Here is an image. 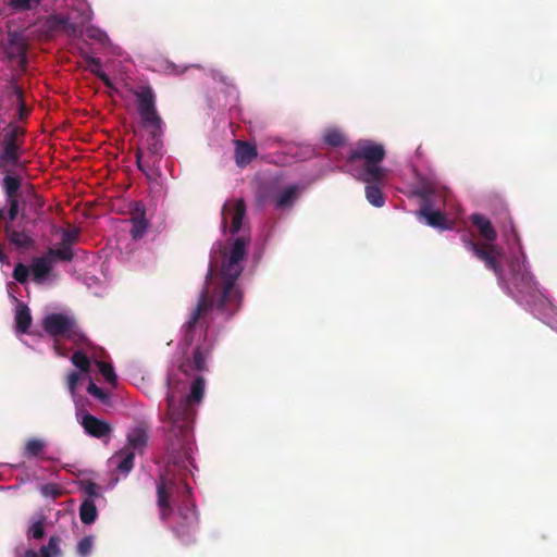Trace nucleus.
Returning a JSON list of instances; mask_svg holds the SVG:
<instances>
[{
  "label": "nucleus",
  "mask_w": 557,
  "mask_h": 557,
  "mask_svg": "<svg viewBox=\"0 0 557 557\" xmlns=\"http://www.w3.org/2000/svg\"><path fill=\"white\" fill-rule=\"evenodd\" d=\"M249 243V237L238 236L228 248L224 247L220 251V276L222 282L212 289L209 286V282H207L206 287L201 290L196 308L183 325V341L186 346L191 345L197 325L210 312L215 310L228 320L239 310L243 294L236 285V281L244 270V260ZM212 273L213 270L212 267H210L207 281H210Z\"/></svg>",
  "instance_id": "nucleus-1"
},
{
  "label": "nucleus",
  "mask_w": 557,
  "mask_h": 557,
  "mask_svg": "<svg viewBox=\"0 0 557 557\" xmlns=\"http://www.w3.org/2000/svg\"><path fill=\"white\" fill-rule=\"evenodd\" d=\"M186 383H181L174 375L168 379L166 412L164 417L168 461L174 466L190 461L193 453V424L195 405L199 404L205 394V379L197 376L190 393L185 395Z\"/></svg>",
  "instance_id": "nucleus-2"
},
{
  "label": "nucleus",
  "mask_w": 557,
  "mask_h": 557,
  "mask_svg": "<svg viewBox=\"0 0 557 557\" xmlns=\"http://www.w3.org/2000/svg\"><path fill=\"white\" fill-rule=\"evenodd\" d=\"M385 156L383 145L372 140H359L349 151L344 165L347 173L367 184L366 198L376 208L385 203L381 188L387 175V170L381 166Z\"/></svg>",
  "instance_id": "nucleus-3"
},
{
  "label": "nucleus",
  "mask_w": 557,
  "mask_h": 557,
  "mask_svg": "<svg viewBox=\"0 0 557 557\" xmlns=\"http://www.w3.org/2000/svg\"><path fill=\"white\" fill-rule=\"evenodd\" d=\"M470 221L476 227L484 242L478 243L471 235L463 234L461 242L465 248L482 261L486 269L493 271L498 278H502L504 270L500 260L504 251L502 247L494 244L497 239L496 230L483 214L473 213L470 215Z\"/></svg>",
  "instance_id": "nucleus-4"
},
{
  "label": "nucleus",
  "mask_w": 557,
  "mask_h": 557,
  "mask_svg": "<svg viewBox=\"0 0 557 557\" xmlns=\"http://www.w3.org/2000/svg\"><path fill=\"white\" fill-rule=\"evenodd\" d=\"M141 124L149 131L146 139L147 148L143 150L146 157L162 159L163 121L157 110L156 94L150 86H140L133 91Z\"/></svg>",
  "instance_id": "nucleus-5"
},
{
  "label": "nucleus",
  "mask_w": 557,
  "mask_h": 557,
  "mask_svg": "<svg viewBox=\"0 0 557 557\" xmlns=\"http://www.w3.org/2000/svg\"><path fill=\"white\" fill-rule=\"evenodd\" d=\"M26 131L10 122L0 131V172L25 170L22 161Z\"/></svg>",
  "instance_id": "nucleus-6"
},
{
  "label": "nucleus",
  "mask_w": 557,
  "mask_h": 557,
  "mask_svg": "<svg viewBox=\"0 0 557 557\" xmlns=\"http://www.w3.org/2000/svg\"><path fill=\"white\" fill-rule=\"evenodd\" d=\"M42 329L53 337L66 336L71 339L82 338L83 335L75 320L63 313H50L42 320Z\"/></svg>",
  "instance_id": "nucleus-7"
},
{
  "label": "nucleus",
  "mask_w": 557,
  "mask_h": 557,
  "mask_svg": "<svg viewBox=\"0 0 557 557\" xmlns=\"http://www.w3.org/2000/svg\"><path fill=\"white\" fill-rule=\"evenodd\" d=\"M198 512L194 504L185 503L178 508L176 522L173 527L174 533L185 543H189L198 531Z\"/></svg>",
  "instance_id": "nucleus-8"
},
{
  "label": "nucleus",
  "mask_w": 557,
  "mask_h": 557,
  "mask_svg": "<svg viewBox=\"0 0 557 557\" xmlns=\"http://www.w3.org/2000/svg\"><path fill=\"white\" fill-rule=\"evenodd\" d=\"M246 214V203L244 199L228 200L223 205L222 208V230L223 232L227 228L228 220L231 221L230 233L232 235L237 234L243 225V220Z\"/></svg>",
  "instance_id": "nucleus-9"
},
{
  "label": "nucleus",
  "mask_w": 557,
  "mask_h": 557,
  "mask_svg": "<svg viewBox=\"0 0 557 557\" xmlns=\"http://www.w3.org/2000/svg\"><path fill=\"white\" fill-rule=\"evenodd\" d=\"M175 488V481L162 474L157 482V505L160 509V517L166 520L172 513L170 498Z\"/></svg>",
  "instance_id": "nucleus-10"
},
{
  "label": "nucleus",
  "mask_w": 557,
  "mask_h": 557,
  "mask_svg": "<svg viewBox=\"0 0 557 557\" xmlns=\"http://www.w3.org/2000/svg\"><path fill=\"white\" fill-rule=\"evenodd\" d=\"M129 222L132 223L131 236L134 240L143 238L149 222L146 219V207L143 201H135L129 205Z\"/></svg>",
  "instance_id": "nucleus-11"
},
{
  "label": "nucleus",
  "mask_w": 557,
  "mask_h": 557,
  "mask_svg": "<svg viewBox=\"0 0 557 557\" xmlns=\"http://www.w3.org/2000/svg\"><path fill=\"white\" fill-rule=\"evenodd\" d=\"M82 426L85 432L96 438L109 436L112 432L111 425L91 413H85L82 418Z\"/></svg>",
  "instance_id": "nucleus-12"
},
{
  "label": "nucleus",
  "mask_w": 557,
  "mask_h": 557,
  "mask_svg": "<svg viewBox=\"0 0 557 557\" xmlns=\"http://www.w3.org/2000/svg\"><path fill=\"white\" fill-rule=\"evenodd\" d=\"M4 233L9 243L18 250H29L35 246L34 238L25 230L18 231L13 225L7 224Z\"/></svg>",
  "instance_id": "nucleus-13"
},
{
  "label": "nucleus",
  "mask_w": 557,
  "mask_h": 557,
  "mask_svg": "<svg viewBox=\"0 0 557 557\" xmlns=\"http://www.w3.org/2000/svg\"><path fill=\"white\" fill-rule=\"evenodd\" d=\"M18 170L10 172H1L4 174L1 186L5 196V199L21 198L22 194L20 189L22 187V177L17 174Z\"/></svg>",
  "instance_id": "nucleus-14"
},
{
  "label": "nucleus",
  "mask_w": 557,
  "mask_h": 557,
  "mask_svg": "<svg viewBox=\"0 0 557 557\" xmlns=\"http://www.w3.org/2000/svg\"><path fill=\"white\" fill-rule=\"evenodd\" d=\"M47 442L42 438L32 437L28 438L23 447L22 455L27 459L38 458L41 460H52V458L46 456Z\"/></svg>",
  "instance_id": "nucleus-15"
},
{
  "label": "nucleus",
  "mask_w": 557,
  "mask_h": 557,
  "mask_svg": "<svg viewBox=\"0 0 557 557\" xmlns=\"http://www.w3.org/2000/svg\"><path fill=\"white\" fill-rule=\"evenodd\" d=\"M148 435L146 428L138 425L132 429L127 434V443L124 448L141 454L147 446Z\"/></svg>",
  "instance_id": "nucleus-16"
},
{
  "label": "nucleus",
  "mask_w": 557,
  "mask_h": 557,
  "mask_svg": "<svg viewBox=\"0 0 557 557\" xmlns=\"http://www.w3.org/2000/svg\"><path fill=\"white\" fill-rule=\"evenodd\" d=\"M160 159H152L146 157L143 149L138 148L136 151V164L138 170H140L147 178L153 180L159 174L158 165Z\"/></svg>",
  "instance_id": "nucleus-17"
},
{
  "label": "nucleus",
  "mask_w": 557,
  "mask_h": 557,
  "mask_svg": "<svg viewBox=\"0 0 557 557\" xmlns=\"http://www.w3.org/2000/svg\"><path fill=\"white\" fill-rule=\"evenodd\" d=\"M62 539L59 535H51L48 544L40 547V555L35 550L28 549L24 557H58L62 554L61 550Z\"/></svg>",
  "instance_id": "nucleus-18"
},
{
  "label": "nucleus",
  "mask_w": 557,
  "mask_h": 557,
  "mask_svg": "<svg viewBox=\"0 0 557 557\" xmlns=\"http://www.w3.org/2000/svg\"><path fill=\"white\" fill-rule=\"evenodd\" d=\"M257 157V149L255 145L248 141H236L235 161L238 166L249 164Z\"/></svg>",
  "instance_id": "nucleus-19"
},
{
  "label": "nucleus",
  "mask_w": 557,
  "mask_h": 557,
  "mask_svg": "<svg viewBox=\"0 0 557 557\" xmlns=\"http://www.w3.org/2000/svg\"><path fill=\"white\" fill-rule=\"evenodd\" d=\"M420 215H422L430 226L437 227L441 230H450L451 226L448 224L447 219L441 211H434L429 205L421 208Z\"/></svg>",
  "instance_id": "nucleus-20"
},
{
  "label": "nucleus",
  "mask_w": 557,
  "mask_h": 557,
  "mask_svg": "<svg viewBox=\"0 0 557 557\" xmlns=\"http://www.w3.org/2000/svg\"><path fill=\"white\" fill-rule=\"evenodd\" d=\"M32 273L35 282H41L52 269V259L47 257H36L32 262Z\"/></svg>",
  "instance_id": "nucleus-21"
},
{
  "label": "nucleus",
  "mask_w": 557,
  "mask_h": 557,
  "mask_svg": "<svg viewBox=\"0 0 557 557\" xmlns=\"http://www.w3.org/2000/svg\"><path fill=\"white\" fill-rule=\"evenodd\" d=\"M32 321L33 319L29 308L25 304L20 302L15 311L16 331L22 334L27 333L32 325Z\"/></svg>",
  "instance_id": "nucleus-22"
},
{
  "label": "nucleus",
  "mask_w": 557,
  "mask_h": 557,
  "mask_svg": "<svg viewBox=\"0 0 557 557\" xmlns=\"http://www.w3.org/2000/svg\"><path fill=\"white\" fill-rule=\"evenodd\" d=\"M98 516L95 500L85 498L79 506V518L84 524H91L96 521Z\"/></svg>",
  "instance_id": "nucleus-23"
},
{
  "label": "nucleus",
  "mask_w": 557,
  "mask_h": 557,
  "mask_svg": "<svg viewBox=\"0 0 557 557\" xmlns=\"http://www.w3.org/2000/svg\"><path fill=\"white\" fill-rule=\"evenodd\" d=\"M135 454L134 450L124 447L117 453L119 463L116 469L121 473L127 474L134 468Z\"/></svg>",
  "instance_id": "nucleus-24"
},
{
  "label": "nucleus",
  "mask_w": 557,
  "mask_h": 557,
  "mask_svg": "<svg viewBox=\"0 0 557 557\" xmlns=\"http://www.w3.org/2000/svg\"><path fill=\"white\" fill-rule=\"evenodd\" d=\"M298 189L296 186H289L280 193L274 201L277 208L289 207L297 199Z\"/></svg>",
  "instance_id": "nucleus-25"
},
{
  "label": "nucleus",
  "mask_w": 557,
  "mask_h": 557,
  "mask_svg": "<svg viewBox=\"0 0 557 557\" xmlns=\"http://www.w3.org/2000/svg\"><path fill=\"white\" fill-rule=\"evenodd\" d=\"M8 54L10 57H21L25 54V45L16 33L9 34Z\"/></svg>",
  "instance_id": "nucleus-26"
},
{
  "label": "nucleus",
  "mask_w": 557,
  "mask_h": 557,
  "mask_svg": "<svg viewBox=\"0 0 557 557\" xmlns=\"http://www.w3.org/2000/svg\"><path fill=\"white\" fill-rule=\"evenodd\" d=\"M209 357V350L205 347H196L193 352L194 369L198 372L207 371V359Z\"/></svg>",
  "instance_id": "nucleus-27"
},
{
  "label": "nucleus",
  "mask_w": 557,
  "mask_h": 557,
  "mask_svg": "<svg viewBox=\"0 0 557 557\" xmlns=\"http://www.w3.org/2000/svg\"><path fill=\"white\" fill-rule=\"evenodd\" d=\"M72 363L79 369L83 374H88L90 371V360L82 350L75 351L71 357Z\"/></svg>",
  "instance_id": "nucleus-28"
},
{
  "label": "nucleus",
  "mask_w": 557,
  "mask_h": 557,
  "mask_svg": "<svg viewBox=\"0 0 557 557\" xmlns=\"http://www.w3.org/2000/svg\"><path fill=\"white\" fill-rule=\"evenodd\" d=\"M11 92H12V96L15 98L16 104L18 107V115H20V119L22 120L28 114V110H27L25 101H24L23 89L20 86L12 84Z\"/></svg>",
  "instance_id": "nucleus-29"
},
{
  "label": "nucleus",
  "mask_w": 557,
  "mask_h": 557,
  "mask_svg": "<svg viewBox=\"0 0 557 557\" xmlns=\"http://www.w3.org/2000/svg\"><path fill=\"white\" fill-rule=\"evenodd\" d=\"M96 364L99 369V372L102 374L104 380L112 386H115L117 383V376L112 364L107 363L104 361H96Z\"/></svg>",
  "instance_id": "nucleus-30"
},
{
  "label": "nucleus",
  "mask_w": 557,
  "mask_h": 557,
  "mask_svg": "<svg viewBox=\"0 0 557 557\" xmlns=\"http://www.w3.org/2000/svg\"><path fill=\"white\" fill-rule=\"evenodd\" d=\"M47 257L51 258L52 261L54 259L62 261H72L74 253L71 248L62 246L61 248H49L47 252Z\"/></svg>",
  "instance_id": "nucleus-31"
},
{
  "label": "nucleus",
  "mask_w": 557,
  "mask_h": 557,
  "mask_svg": "<svg viewBox=\"0 0 557 557\" xmlns=\"http://www.w3.org/2000/svg\"><path fill=\"white\" fill-rule=\"evenodd\" d=\"M79 490L86 494V498H90V499H94V498H97L99 497L101 494H100V486L90 481V480H84V481H81L79 482Z\"/></svg>",
  "instance_id": "nucleus-32"
},
{
  "label": "nucleus",
  "mask_w": 557,
  "mask_h": 557,
  "mask_svg": "<svg viewBox=\"0 0 557 557\" xmlns=\"http://www.w3.org/2000/svg\"><path fill=\"white\" fill-rule=\"evenodd\" d=\"M324 141L332 147H341L345 143V137L338 129H327L323 136Z\"/></svg>",
  "instance_id": "nucleus-33"
},
{
  "label": "nucleus",
  "mask_w": 557,
  "mask_h": 557,
  "mask_svg": "<svg viewBox=\"0 0 557 557\" xmlns=\"http://www.w3.org/2000/svg\"><path fill=\"white\" fill-rule=\"evenodd\" d=\"M9 210H8V218L10 222L15 221L17 215L22 214V216H25L24 208L21 209V198H12V199H5Z\"/></svg>",
  "instance_id": "nucleus-34"
},
{
  "label": "nucleus",
  "mask_w": 557,
  "mask_h": 557,
  "mask_svg": "<svg viewBox=\"0 0 557 557\" xmlns=\"http://www.w3.org/2000/svg\"><path fill=\"white\" fill-rule=\"evenodd\" d=\"M41 495L51 499H57L63 494V490L59 484L47 483L40 487Z\"/></svg>",
  "instance_id": "nucleus-35"
},
{
  "label": "nucleus",
  "mask_w": 557,
  "mask_h": 557,
  "mask_svg": "<svg viewBox=\"0 0 557 557\" xmlns=\"http://www.w3.org/2000/svg\"><path fill=\"white\" fill-rule=\"evenodd\" d=\"M88 65L92 73L97 74L101 81L107 85L110 86V79L104 73H100V69L102 66L101 60L99 58H89Z\"/></svg>",
  "instance_id": "nucleus-36"
},
{
  "label": "nucleus",
  "mask_w": 557,
  "mask_h": 557,
  "mask_svg": "<svg viewBox=\"0 0 557 557\" xmlns=\"http://www.w3.org/2000/svg\"><path fill=\"white\" fill-rule=\"evenodd\" d=\"M14 11H26L32 9L34 0H4ZM40 0H35L38 4Z\"/></svg>",
  "instance_id": "nucleus-37"
},
{
  "label": "nucleus",
  "mask_w": 557,
  "mask_h": 557,
  "mask_svg": "<svg viewBox=\"0 0 557 557\" xmlns=\"http://www.w3.org/2000/svg\"><path fill=\"white\" fill-rule=\"evenodd\" d=\"M28 536L35 540H41L45 535V524L42 520L34 522L28 529Z\"/></svg>",
  "instance_id": "nucleus-38"
},
{
  "label": "nucleus",
  "mask_w": 557,
  "mask_h": 557,
  "mask_svg": "<svg viewBox=\"0 0 557 557\" xmlns=\"http://www.w3.org/2000/svg\"><path fill=\"white\" fill-rule=\"evenodd\" d=\"M28 275H29V269L25 264L17 263L15 265V268L13 270L14 280H16L18 283L23 284L27 281Z\"/></svg>",
  "instance_id": "nucleus-39"
},
{
  "label": "nucleus",
  "mask_w": 557,
  "mask_h": 557,
  "mask_svg": "<svg viewBox=\"0 0 557 557\" xmlns=\"http://www.w3.org/2000/svg\"><path fill=\"white\" fill-rule=\"evenodd\" d=\"M94 544L92 536L83 537L77 544V553L82 556H86L91 552V547Z\"/></svg>",
  "instance_id": "nucleus-40"
},
{
  "label": "nucleus",
  "mask_w": 557,
  "mask_h": 557,
  "mask_svg": "<svg viewBox=\"0 0 557 557\" xmlns=\"http://www.w3.org/2000/svg\"><path fill=\"white\" fill-rule=\"evenodd\" d=\"M87 392L102 403L108 399V394L102 388L98 387L91 380L87 386Z\"/></svg>",
  "instance_id": "nucleus-41"
},
{
  "label": "nucleus",
  "mask_w": 557,
  "mask_h": 557,
  "mask_svg": "<svg viewBox=\"0 0 557 557\" xmlns=\"http://www.w3.org/2000/svg\"><path fill=\"white\" fill-rule=\"evenodd\" d=\"M79 380H81V373H78L76 371L70 372L66 377L67 389L72 396H74L76 394V387H77Z\"/></svg>",
  "instance_id": "nucleus-42"
},
{
  "label": "nucleus",
  "mask_w": 557,
  "mask_h": 557,
  "mask_svg": "<svg viewBox=\"0 0 557 557\" xmlns=\"http://www.w3.org/2000/svg\"><path fill=\"white\" fill-rule=\"evenodd\" d=\"M78 231H64L61 245L71 248L77 242Z\"/></svg>",
  "instance_id": "nucleus-43"
},
{
  "label": "nucleus",
  "mask_w": 557,
  "mask_h": 557,
  "mask_svg": "<svg viewBox=\"0 0 557 557\" xmlns=\"http://www.w3.org/2000/svg\"><path fill=\"white\" fill-rule=\"evenodd\" d=\"M194 363L193 361H190V359H187L185 361H183L180 367H178V370L180 372H182L183 374H185L187 377L191 376L195 372H198L197 370L194 369Z\"/></svg>",
  "instance_id": "nucleus-44"
},
{
  "label": "nucleus",
  "mask_w": 557,
  "mask_h": 557,
  "mask_svg": "<svg viewBox=\"0 0 557 557\" xmlns=\"http://www.w3.org/2000/svg\"><path fill=\"white\" fill-rule=\"evenodd\" d=\"M28 195L34 199V205L41 208L44 206L42 199L34 191L33 185L28 186Z\"/></svg>",
  "instance_id": "nucleus-45"
},
{
  "label": "nucleus",
  "mask_w": 557,
  "mask_h": 557,
  "mask_svg": "<svg viewBox=\"0 0 557 557\" xmlns=\"http://www.w3.org/2000/svg\"><path fill=\"white\" fill-rule=\"evenodd\" d=\"M55 22L59 25L63 26L64 28L71 27L72 29H74V26L69 23V20L66 17L58 16L55 17Z\"/></svg>",
  "instance_id": "nucleus-46"
},
{
  "label": "nucleus",
  "mask_w": 557,
  "mask_h": 557,
  "mask_svg": "<svg viewBox=\"0 0 557 557\" xmlns=\"http://www.w3.org/2000/svg\"><path fill=\"white\" fill-rule=\"evenodd\" d=\"M8 260V257L7 255L2 251V248L0 247V263H4L7 262Z\"/></svg>",
  "instance_id": "nucleus-47"
},
{
  "label": "nucleus",
  "mask_w": 557,
  "mask_h": 557,
  "mask_svg": "<svg viewBox=\"0 0 557 557\" xmlns=\"http://www.w3.org/2000/svg\"><path fill=\"white\" fill-rule=\"evenodd\" d=\"M184 490H185V492H186L187 494H190V487H189V485H188V484H186V483L184 484Z\"/></svg>",
  "instance_id": "nucleus-48"
},
{
  "label": "nucleus",
  "mask_w": 557,
  "mask_h": 557,
  "mask_svg": "<svg viewBox=\"0 0 557 557\" xmlns=\"http://www.w3.org/2000/svg\"><path fill=\"white\" fill-rule=\"evenodd\" d=\"M4 218V209L0 208V221Z\"/></svg>",
  "instance_id": "nucleus-49"
}]
</instances>
